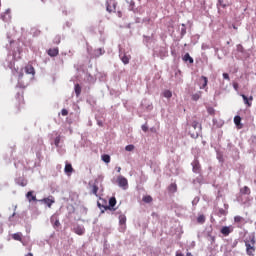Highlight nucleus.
<instances>
[{
  "mask_svg": "<svg viewBox=\"0 0 256 256\" xmlns=\"http://www.w3.org/2000/svg\"><path fill=\"white\" fill-rule=\"evenodd\" d=\"M220 233L224 235V237H229V235L233 233V228L231 226H223L220 230Z\"/></svg>",
  "mask_w": 256,
  "mask_h": 256,
  "instance_id": "obj_6",
  "label": "nucleus"
},
{
  "mask_svg": "<svg viewBox=\"0 0 256 256\" xmlns=\"http://www.w3.org/2000/svg\"><path fill=\"white\" fill-rule=\"evenodd\" d=\"M24 71L26 73V75H31V79H33V77H35V68L33 67V65L28 64L25 66Z\"/></svg>",
  "mask_w": 256,
  "mask_h": 256,
  "instance_id": "obj_5",
  "label": "nucleus"
},
{
  "mask_svg": "<svg viewBox=\"0 0 256 256\" xmlns=\"http://www.w3.org/2000/svg\"><path fill=\"white\" fill-rule=\"evenodd\" d=\"M116 9L117 3L113 2V4L111 5V1L106 2V10L108 11V13H113V11H115Z\"/></svg>",
  "mask_w": 256,
  "mask_h": 256,
  "instance_id": "obj_8",
  "label": "nucleus"
},
{
  "mask_svg": "<svg viewBox=\"0 0 256 256\" xmlns=\"http://www.w3.org/2000/svg\"><path fill=\"white\" fill-rule=\"evenodd\" d=\"M201 79L203 80V84L200 89H205V87H207V83H209V80L205 76H202Z\"/></svg>",
  "mask_w": 256,
  "mask_h": 256,
  "instance_id": "obj_28",
  "label": "nucleus"
},
{
  "mask_svg": "<svg viewBox=\"0 0 256 256\" xmlns=\"http://www.w3.org/2000/svg\"><path fill=\"white\" fill-rule=\"evenodd\" d=\"M54 222V227H60L61 223L59 222V219H57L55 216H52L51 223Z\"/></svg>",
  "mask_w": 256,
  "mask_h": 256,
  "instance_id": "obj_24",
  "label": "nucleus"
},
{
  "mask_svg": "<svg viewBox=\"0 0 256 256\" xmlns=\"http://www.w3.org/2000/svg\"><path fill=\"white\" fill-rule=\"evenodd\" d=\"M99 192V186H97V184H94L91 186V193L93 195H95L96 197H99V195L97 194Z\"/></svg>",
  "mask_w": 256,
  "mask_h": 256,
  "instance_id": "obj_15",
  "label": "nucleus"
},
{
  "mask_svg": "<svg viewBox=\"0 0 256 256\" xmlns=\"http://www.w3.org/2000/svg\"><path fill=\"white\" fill-rule=\"evenodd\" d=\"M176 256H184L182 253L177 252Z\"/></svg>",
  "mask_w": 256,
  "mask_h": 256,
  "instance_id": "obj_49",
  "label": "nucleus"
},
{
  "mask_svg": "<svg viewBox=\"0 0 256 256\" xmlns=\"http://www.w3.org/2000/svg\"><path fill=\"white\" fill-rule=\"evenodd\" d=\"M117 173H121V167H117Z\"/></svg>",
  "mask_w": 256,
  "mask_h": 256,
  "instance_id": "obj_47",
  "label": "nucleus"
},
{
  "mask_svg": "<svg viewBox=\"0 0 256 256\" xmlns=\"http://www.w3.org/2000/svg\"><path fill=\"white\" fill-rule=\"evenodd\" d=\"M241 195H251V189L248 186H244L240 189Z\"/></svg>",
  "mask_w": 256,
  "mask_h": 256,
  "instance_id": "obj_14",
  "label": "nucleus"
},
{
  "mask_svg": "<svg viewBox=\"0 0 256 256\" xmlns=\"http://www.w3.org/2000/svg\"><path fill=\"white\" fill-rule=\"evenodd\" d=\"M105 54V50H103L102 48H98L96 50H94V57H101V55Z\"/></svg>",
  "mask_w": 256,
  "mask_h": 256,
  "instance_id": "obj_17",
  "label": "nucleus"
},
{
  "mask_svg": "<svg viewBox=\"0 0 256 256\" xmlns=\"http://www.w3.org/2000/svg\"><path fill=\"white\" fill-rule=\"evenodd\" d=\"M56 45H59V43H61V38H57V40L55 41Z\"/></svg>",
  "mask_w": 256,
  "mask_h": 256,
  "instance_id": "obj_45",
  "label": "nucleus"
},
{
  "mask_svg": "<svg viewBox=\"0 0 256 256\" xmlns=\"http://www.w3.org/2000/svg\"><path fill=\"white\" fill-rule=\"evenodd\" d=\"M141 129L142 131H144V133H147L149 131V127L147 126V124L142 125Z\"/></svg>",
  "mask_w": 256,
  "mask_h": 256,
  "instance_id": "obj_39",
  "label": "nucleus"
},
{
  "mask_svg": "<svg viewBox=\"0 0 256 256\" xmlns=\"http://www.w3.org/2000/svg\"><path fill=\"white\" fill-rule=\"evenodd\" d=\"M223 79H226L227 81H229L230 80L229 74L223 73Z\"/></svg>",
  "mask_w": 256,
  "mask_h": 256,
  "instance_id": "obj_42",
  "label": "nucleus"
},
{
  "mask_svg": "<svg viewBox=\"0 0 256 256\" xmlns=\"http://www.w3.org/2000/svg\"><path fill=\"white\" fill-rule=\"evenodd\" d=\"M12 217H15V213H13Z\"/></svg>",
  "mask_w": 256,
  "mask_h": 256,
  "instance_id": "obj_53",
  "label": "nucleus"
},
{
  "mask_svg": "<svg viewBox=\"0 0 256 256\" xmlns=\"http://www.w3.org/2000/svg\"><path fill=\"white\" fill-rule=\"evenodd\" d=\"M24 74L20 73L18 76V81H23Z\"/></svg>",
  "mask_w": 256,
  "mask_h": 256,
  "instance_id": "obj_43",
  "label": "nucleus"
},
{
  "mask_svg": "<svg viewBox=\"0 0 256 256\" xmlns=\"http://www.w3.org/2000/svg\"><path fill=\"white\" fill-rule=\"evenodd\" d=\"M74 233H76V235H85V227L83 226H76L73 229Z\"/></svg>",
  "mask_w": 256,
  "mask_h": 256,
  "instance_id": "obj_9",
  "label": "nucleus"
},
{
  "mask_svg": "<svg viewBox=\"0 0 256 256\" xmlns=\"http://www.w3.org/2000/svg\"><path fill=\"white\" fill-rule=\"evenodd\" d=\"M26 199H28L29 203H31V201H37V196L33 194V191H29L26 194Z\"/></svg>",
  "mask_w": 256,
  "mask_h": 256,
  "instance_id": "obj_12",
  "label": "nucleus"
},
{
  "mask_svg": "<svg viewBox=\"0 0 256 256\" xmlns=\"http://www.w3.org/2000/svg\"><path fill=\"white\" fill-rule=\"evenodd\" d=\"M117 181H118L119 187H122V189H127V187H129V181L127 180V178L123 176H119L117 178Z\"/></svg>",
  "mask_w": 256,
  "mask_h": 256,
  "instance_id": "obj_3",
  "label": "nucleus"
},
{
  "mask_svg": "<svg viewBox=\"0 0 256 256\" xmlns=\"http://www.w3.org/2000/svg\"><path fill=\"white\" fill-rule=\"evenodd\" d=\"M183 61L185 62H189L190 64H193L194 60L193 57H191V55H189V53H186L183 57Z\"/></svg>",
  "mask_w": 256,
  "mask_h": 256,
  "instance_id": "obj_19",
  "label": "nucleus"
},
{
  "mask_svg": "<svg viewBox=\"0 0 256 256\" xmlns=\"http://www.w3.org/2000/svg\"><path fill=\"white\" fill-rule=\"evenodd\" d=\"M109 205L111 207H115V205H117V199H115V197H112L109 199Z\"/></svg>",
  "mask_w": 256,
  "mask_h": 256,
  "instance_id": "obj_33",
  "label": "nucleus"
},
{
  "mask_svg": "<svg viewBox=\"0 0 256 256\" xmlns=\"http://www.w3.org/2000/svg\"><path fill=\"white\" fill-rule=\"evenodd\" d=\"M16 106L18 107V110L21 111L25 105V98L23 96V91L18 92L16 95Z\"/></svg>",
  "mask_w": 256,
  "mask_h": 256,
  "instance_id": "obj_2",
  "label": "nucleus"
},
{
  "mask_svg": "<svg viewBox=\"0 0 256 256\" xmlns=\"http://www.w3.org/2000/svg\"><path fill=\"white\" fill-rule=\"evenodd\" d=\"M192 137L195 139L197 137H199V132H196L195 134H192Z\"/></svg>",
  "mask_w": 256,
  "mask_h": 256,
  "instance_id": "obj_44",
  "label": "nucleus"
},
{
  "mask_svg": "<svg viewBox=\"0 0 256 256\" xmlns=\"http://www.w3.org/2000/svg\"><path fill=\"white\" fill-rule=\"evenodd\" d=\"M98 125H99V127H103V122L98 121Z\"/></svg>",
  "mask_w": 256,
  "mask_h": 256,
  "instance_id": "obj_46",
  "label": "nucleus"
},
{
  "mask_svg": "<svg viewBox=\"0 0 256 256\" xmlns=\"http://www.w3.org/2000/svg\"><path fill=\"white\" fill-rule=\"evenodd\" d=\"M64 171L66 175H71V173H73V166L69 163H66Z\"/></svg>",
  "mask_w": 256,
  "mask_h": 256,
  "instance_id": "obj_13",
  "label": "nucleus"
},
{
  "mask_svg": "<svg viewBox=\"0 0 256 256\" xmlns=\"http://www.w3.org/2000/svg\"><path fill=\"white\" fill-rule=\"evenodd\" d=\"M12 239H14V241H22L23 234H21V232L15 233L12 235Z\"/></svg>",
  "mask_w": 256,
  "mask_h": 256,
  "instance_id": "obj_18",
  "label": "nucleus"
},
{
  "mask_svg": "<svg viewBox=\"0 0 256 256\" xmlns=\"http://www.w3.org/2000/svg\"><path fill=\"white\" fill-rule=\"evenodd\" d=\"M192 127L193 129H199V131H201V124L197 121L192 122Z\"/></svg>",
  "mask_w": 256,
  "mask_h": 256,
  "instance_id": "obj_34",
  "label": "nucleus"
},
{
  "mask_svg": "<svg viewBox=\"0 0 256 256\" xmlns=\"http://www.w3.org/2000/svg\"><path fill=\"white\" fill-rule=\"evenodd\" d=\"M233 87H234V89H237V87H238L237 83H235V84L233 85Z\"/></svg>",
  "mask_w": 256,
  "mask_h": 256,
  "instance_id": "obj_50",
  "label": "nucleus"
},
{
  "mask_svg": "<svg viewBox=\"0 0 256 256\" xmlns=\"http://www.w3.org/2000/svg\"><path fill=\"white\" fill-rule=\"evenodd\" d=\"M102 161H104V163H111V156L108 154L102 155Z\"/></svg>",
  "mask_w": 256,
  "mask_h": 256,
  "instance_id": "obj_27",
  "label": "nucleus"
},
{
  "mask_svg": "<svg viewBox=\"0 0 256 256\" xmlns=\"http://www.w3.org/2000/svg\"><path fill=\"white\" fill-rule=\"evenodd\" d=\"M142 201H144V203H152L153 197H151L150 195H146L142 198Z\"/></svg>",
  "mask_w": 256,
  "mask_h": 256,
  "instance_id": "obj_25",
  "label": "nucleus"
},
{
  "mask_svg": "<svg viewBox=\"0 0 256 256\" xmlns=\"http://www.w3.org/2000/svg\"><path fill=\"white\" fill-rule=\"evenodd\" d=\"M207 239L211 245H215L216 237L211 234V232L207 233Z\"/></svg>",
  "mask_w": 256,
  "mask_h": 256,
  "instance_id": "obj_16",
  "label": "nucleus"
},
{
  "mask_svg": "<svg viewBox=\"0 0 256 256\" xmlns=\"http://www.w3.org/2000/svg\"><path fill=\"white\" fill-rule=\"evenodd\" d=\"M57 143H59V140H55V144L57 145Z\"/></svg>",
  "mask_w": 256,
  "mask_h": 256,
  "instance_id": "obj_51",
  "label": "nucleus"
},
{
  "mask_svg": "<svg viewBox=\"0 0 256 256\" xmlns=\"http://www.w3.org/2000/svg\"><path fill=\"white\" fill-rule=\"evenodd\" d=\"M246 253L253 256L255 253V236H250L249 240H245Z\"/></svg>",
  "mask_w": 256,
  "mask_h": 256,
  "instance_id": "obj_1",
  "label": "nucleus"
},
{
  "mask_svg": "<svg viewBox=\"0 0 256 256\" xmlns=\"http://www.w3.org/2000/svg\"><path fill=\"white\" fill-rule=\"evenodd\" d=\"M126 3L129 4V10L135 13V1L133 0H126Z\"/></svg>",
  "mask_w": 256,
  "mask_h": 256,
  "instance_id": "obj_20",
  "label": "nucleus"
},
{
  "mask_svg": "<svg viewBox=\"0 0 256 256\" xmlns=\"http://www.w3.org/2000/svg\"><path fill=\"white\" fill-rule=\"evenodd\" d=\"M22 187H25V184L22 183Z\"/></svg>",
  "mask_w": 256,
  "mask_h": 256,
  "instance_id": "obj_52",
  "label": "nucleus"
},
{
  "mask_svg": "<svg viewBox=\"0 0 256 256\" xmlns=\"http://www.w3.org/2000/svg\"><path fill=\"white\" fill-rule=\"evenodd\" d=\"M186 256H193V254L191 252H187Z\"/></svg>",
  "mask_w": 256,
  "mask_h": 256,
  "instance_id": "obj_48",
  "label": "nucleus"
},
{
  "mask_svg": "<svg viewBox=\"0 0 256 256\" xmlns=\"http://www.w3.org/2000/svg\"><path fill=\"white\" fill-rule=\"evenodd\" d=\"M234 221H235V223H243V221H245V219H243V217H241V216H235Z\"/></svg>",
  "mask_w": 256,
  "mask_h": 256,
  "instance_id": "obj_35",
  "label": "nucleus"
},
{
  "mask_svg": "<svg viewBox=\"0 0 256 256\" xmlns=\"http://www.w3.org/2000/svg\"><path fill=\"white\" fill-rule=\"evenodd\" d=\"M138 1H141V0H138Z\"/></svg>",
  "mask_w": 256,
  "mask_h": 256,
  "instance_id": "obj_54",
  "label": "nucleus"
},
{
  "mask_svg": "<svg viewBox=\"0 0 256 256\" xmlns=\"http://www.w3.org/2000/svg\"><path fill=\"white\" fill-rule=\"evenodd\" d=\"M134 150H135V145L133 144L127 145L125 147V151H134Z\"/></svg>",
  "mask_w": 256,
  "mask_h": 256,
  "instance_id": "obj_36",
  "label": "nucleus"
},
{
  "mask_svg": "<svg viewBox=\"0 0 256 256\" xmlns=\"http://www.w3.org/2000/svg\"><path fill=\"white\" fill-rule=\"evenodd\" d=\"M218 5L222 7V9H225V7H227V4H225V0H218Z\"/></svg>",
  "mask_w": 256,
  "mask_h": 256,
  "instance_id": "obj_37",
  "label": "nucleus"
},
{
  "mask_svg": "<svg viewBox=\"0 0 256 256\" xmlns=\"http://www.w3.org/2000/svg\"><path fill=\"white\" fill-rule=\"evenodd\" d=\"M120 59L122 63H124V65H129V61H131V56L127 54H124L123 56L120 55Z\"/></svg>",
  "mask_w": 256,
  "mask_h": 256,
  "instance_id": "obj_11",
  "label": "nucleus"
},
{
  "mask_svg": "<svg viewBox=\"0 0 256 256\" xmlns=\"http://www.w3.org/2000/svg\"><path fill=\"white\" fill-rule=\"evenodd\" d=\"M192 171L193 173L200 174L201 173V163H199V160L195 159L192 163Z\"/></svg>",
  "mask_w": 256,
  "mask_h": 256,
  "instance_id": "obj_4",
  "label": "nucleus"
},
{
  "mask_svg": "<svg viewBox=\"0 0 256 256\" xmlns=\"http://www.w3.org/2000/svg\"><path fill=\"white\" fill-rule=\"evenodd\" d=\"M197 223H200L201 225H203V223H205V215H199L197 218Z\"/></svg>",
  "mask_w": 256,
  "mask_h": 256,
  "instance_id": "obj_31",
  "label": "nucleus"
},
{
  "mask_svg": "<svg viewBox=\"0 0 256 256\" xmlns=\"http://www.w3.org/2000/svg\"><path fill=\"white\" fill-rule=\"evenodd\" d=\"M201 99V92L192 95V101H199Z\"/></svg>",
  "mask_w": 256,
  "mask_h": 256,
  "instance_id": "obj_30",
  "label": "nucleus"
},
{
  "mask_svg": "<svg viewBox=\"0 0 256 256\" xmlns=\"http://www.w3.org/2000/svg\"><path fill=\"white\" fill-rule=\"evenodd\" d=\"M48 55L50 57H57V55H59V48H50L48 50Z\"/></svg>",
  "mask_w": 256,
  "mask_h": 256,
  "instance_id": "obj_10",
  "label": "nucleus"
},
{
  "mask_svg": "<svg viewBox=\"0 0 256 256\" xmlns=\"http://www.w3.org/2000/svg\"><path fill=\"white\" fill-rule=\"evenodd\" d=\"M119 223L120 225H125V223H127V217L125 215H120L119 216Z\"/></svg>",
  "mask_w": 256,
  "mask_h": 256,
  "instance_id": "obj_26",
  "label": "nucleus"
},
{
  "mask_svg": "<svg viewBox=\"0 0 256 256\" xmlns=\"http://www.w3.org/2000/svg\"><path fill=\"white\" fill-rule=\"evenodd\" d=\"M168 191L170 193H177V184L175 183L170 184V186L168 187Z\"/></svg>",
  "mask_w": 256,
  "mask_h": 256,
  "instance_id": "obj_21",
  "label": "nucleus"
},
{
  "mask_svg": "<svg viewBox=\"0 0 256 256\" xmlns=\"http://www.w3.org/2000/svg\"><path fill=\"white\" fill-rule=\"evenodd\" d=\"M241 97L244 101V104L247 105V107H251V105H253V96H250L248 98L245 94H241Z\"/></svg>",
  "mask_w": 256,
  "mask_h": 256,
  "instance_id": "obj_7",
  "label": "nucleus"
},
{
  "mask_svg": "<svg viewBox=\"0 0 256 256\" xmlns=\"http://www.w3.org/2000/svg\"><path fill=\"white\" fill-rule=\"evenodd\" d=\"M43 202L45 203V205H47L48 207H51V205H53V203H55V200L50 199V198H44Z\"/></svg>",
  "mask_w": 256,
  "mask_h": 256,
  "instance_id": "obj_23",
  "label": "nucleus"
},
{
  "mask_svg": "<svg viewBox=\"0 0 256 256\" xmlns=\"http://www.w3.org/2000/svg\"><path fill=\"white\" fill-rule=\"evenodd\" d=\"M74 89H75L76 97H79V95H81V85L76 84Z\"/></svg>",
  "mask_w": 256,
  "mask_h": 256,
  "instance_id": "obj_29",
  "label": "nucleus"
},
{
  "mask_svg": "<svg viewBox=\"0 0 256 256\" xmlns=\"http://www.w3.org/2000/svg\"><path fill=\"white\" fill-rule=\"evenodd\" d=\"M219 215H227V212L223 208L219 209Z\"/></svg>",
  "mask_w": 256,
  "mask_h": 256,
  "instance_id": "obj_41",
  "label": "nucleus"
},
{
  "mask_svg": "<svg viewBox=\"0 0 256 256\" xmlns=\"http://www.w3.org/2000/svg\"><path fill=\"white\" fill-rule=\"evenodd\" d=\"M163 97H165L166 99H171L173 97V92H171L170 90H165L163 92Z\"/></svg>",
  "mask_w": 256,
  "mask_h": 256,
  "instance_id": "obj_22",
  "label": "nucleus"
},
{
  "mask_svg": "<svg viewBox=\"0 0 256 256\" xmlns=\"http://www.w3.org/2000/svg\"><path fill=\"white\" fill-rule=\"evenodd\" d=\"M207 113L209 115H215V109L213 107H208L207 108Z\"/></svg>",
  "mask_w": 256,
  "mask_h": 256,
  "instance_id": "obj_38",
  "label": "nucleus"
},
{
  "mask_svg": "<svg viewBox=\"0 0 256 256\" xmlns=\"http://www.w3.org/2000/svg\"><path fill=\"white\" fill-rule=\"evenodd\" d=\"M234 123L237 127H239V125H241V116H235Z\"/></svg>",
  "mask_w": 256,
  "mask_h": 256,
  "instance_id": "obj_32",
  "label": "nucleus"
},
{
  "mask_svg": "<svg viewBox=\"0 0 256 256\" xmlns=\"http://www.w3.org/2000/svg\"><path fill=\"white\" fill-rule=\"evenodd\" d=\"M61 115H63V117H67V115H69V111H67V109H62Z\"/></svg>",
  "mask_w": 256,
  "mask_h": 256,
  "instance_id": "obj_40",
  "label": "nucleus"
}]
</instances>
